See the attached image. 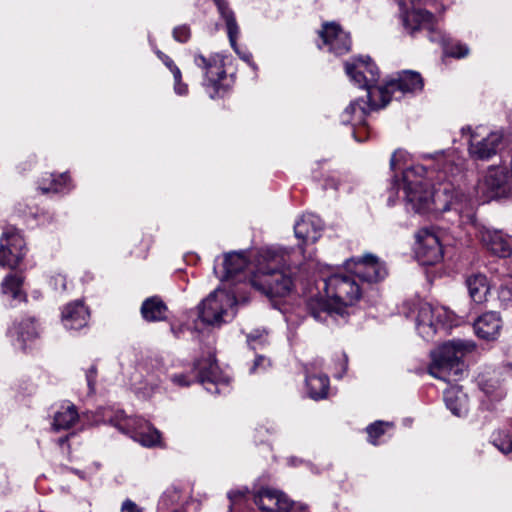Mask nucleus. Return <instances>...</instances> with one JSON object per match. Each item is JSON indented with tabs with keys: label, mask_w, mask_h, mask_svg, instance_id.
Listing matches in <instances>:
<instances>
[{
	"label": "nucleus",
	"mask_w": 512,
	"mask_h": 512,
	"mask_svg": "<svg viewBox=\"0 0 512 512\" xmlns=\"http://www.w3.org/2000/svg\"><path fill=\"white\" fill-rule=\"evenodd\" d=\"M284 255L277 250L267 249L261 252L257 270L250 278L253 288L268 297H284L293 287V280L283 271Z\"/></svg>",
	"instance_id": "1"
},
{
	"label": "nucleus",
	"mask_w": 512,
	"mask_h": 512,
	"mask_svg": "<svg viewBox=\"0 0 512 512\" xmlns=\"http://www.w3.org/2000/svg\"><path fill=\"white\" fill-rule=\"evenodd\" d=\"M475 345L471 342L452 340L439 346L431 353L432 362L429 373L438 379L455 381L463 371L461 359L473 351Z\"/></svg>",
	"instance_id": "2"
},
{
	"label": "nucleus",
	"mask_w": 512,
	"mask_h": 512,
	"mask_svg": "<svg viewBox=\"0 0 512 512\" xmlns=\"http://www.w3.org/2000/svg\"><path fill=\"white\" fill-rule=\"evenodd\" d=\"M425 170L422 166L405 169L403 172V188L407 204L417 213L436 212L437 190L423 177Z\"/></svg>",
	"instance_id": "3"
},
{
	"label": "nucleus",
	"mask_w": 512,
	"mask_h": 512,
	"mask_svg": "<svg viewBox=\"0 0 512 512\" xmlns=\"http://www.w3.org/2000/svg\"><path fill=\"white\" fill-rule=\"evenodd\" d=\"M452 313L441 306L418 300L409 307L407 317H413L418 333L426 339L435 335L439 326H446L452 321Z\"/></svg>",
	"instance_id": "4"
},
{
	"label": "nucleus",
	"mask_w": 512,
	"mask_h": 512,
	"mask_svg": "<svg viewBox=\"0 0 512 512\" xmlns=\"http://www.w3.org/2000/svg\"><path fill=\"white\" fill-rule=\"evenodd\" d=\"M327 298L335 304L336 314L344 315L346 308L355 304L361 297L362 290L354 278L335 274L325 280Z\"/></svg>",
	"instance_id": "5"
},
{
	"label": "nucleus",
	"mask_w": 512,
	"mask_h": 512,
	"mask_svg": "<svg viewBox=\"0 0 512 512\" xmlns=\"http://www.w3.org/2000/svg\"><path fill=\"white\" fill-rule=\"evenodd\" d=\"M423 79L418 72L403 71L397 79L388 81L383 88H376L370 91V101L373 108L385 107L396 92L408 93L421 91Z\"/></svg>",
	"instance_id": "6"
},
{
	"label": "nucleus",
	"mask_w": 512,
	"mask_h": 512,
	"mask_svg": "<svg viewBox=\"0 0 512 512\" xmlns=\"http://www.w3.org/2000/svg\"><path fill=\"white\" fill-rule=\"evenodd\" d=\"M236 304V297L224 290H215L198 306L200 319L208 325H221L226 321L228 308Z\"/></svg>",
	"instance_id": "7"
},
{
	"label": "nucleus",
	"mask_w": 512,
	"mask_h": 512,
	"mask_svg": "<svg viewBox=\"0 0 512 512\" xmlns=\"http://www.w3.org/2000/svg\"><path fill=\"white\" fill-rule=\"evenodd\" d=\"M463 135L469 134V153L476 159H489L497 153L502 141L498 132H486L483 128L472 131L470 127L462 128Z\"/></svg>",
	"instance_id": "8"
},
{
	"label": "nucleus",
	"mask_w": 512,
	"mask_h": 512,
	"mask_svg": "<svg viewBox=\"0 0 512 512\" xmlns=\"http://www.w3.org/2000/svg\"><path fill=\"white\" fill-rule=\"evenodd\" d=\"M454 210L460 216L470 218L473 213V203L471 198L461 190L447 184L437 189L436 212H446Z\"/></svg>",
	"instance_id": "9"
},
{
	"label": "nucleus",
	"mask_w": 512,
	"mask_h": 512,
	"mask_svg": "<svg viewBox=\"0 0 512 512\" xmlns=\"http://www.w3.org/2000/svg\"><path fill=\"white\" fill-rule=\"evenodd\" d=\"M346 73L351 79L359 85V87L367 90V99L370 100V91L376 88H383L377 86L379 80L378 67L370 60V58H360L355 62H347L345 64Z\"/></svg>",
	"instance_id": "10"
},
{
	"label": "nucleus",
	"mask_w": 512,
	"mask_h": 512,
	"mask_svg": "<svg viewBox=\"0 0 512 512\" xmlns=\"http://www.w3.org/2000/svg\"><path fill=\"white\" fill-rule=\"evenodd\" d=\"M346 266L351 273L363 282L375 283L384 279L387 275L384 263L372 254H367L358 259H350Z\"/></svg>",
	"instance_id": "11"
},
{
	"label": "nucleus",
	"mask_w": 512,
	"mask_h": 512,
	"mask_svg": "<svg viewBox=\"0 0 512 512\" xmlns=\"http://www.w3.org/2000/svg\"><path fill=\"white\" fill-rule=\"evenodd\" d=\"M415 237V253L423 265H433L442 259V247L439 238L434 232L424 228L419 230Z\"/></svg>",
	"instance_id": "12"
},
{
	"label": "nucleus",
	"mask_w": 512,
	"mask_h": 512,
	"mask_svg": "<svg viewBox=\"0 0 512 512\" xmlns=\"http://www.w3.org/2000/svg\"><path fill=\"white\" fill-rule=\"evenodd\" d=\"M319 37L328 50L335 55H343L350 50V36L336 22L324 23L319 31Z\"/></svg>",
	"instance_id": "13"
},
{
	"label": "nucleus",
	"mask_w": 512,
	"mask_h": 512,
	"mask_svg": "<svg viewBox=\"0 0 512 512\" xmlns=\"http://www.w3.org/2000/svg\"><path fill=\"white\" fill-rule=\"evenodd\" d=\"M483 185L491 197H512V176L504 168L489 169L484 176Z\"/></svg>",
	"instance_id": "14"
},
{
	"label": "nucleus",
	"mask_w": 512,
	"mask_h": 512,
	"mask_svg": "<svg viewBox=\"0 0 512 512\" xmlns=\"http://www.w3.org/2000/svg\"><path fill=\"white\" fill-rule=\"evenodd\" d=\"M432 18V14L426 10L413 9L406 13L404 17V26L411 35L416 31L426 30L429 33L431 41H442L445 43L440 32H436L432 29Z\"/></svg>",
	"instance_id": "15"
},
{
	"label": "nucleus",
	"mask_w": 512,
	"mask_h": 512,
	"mask_svg": "<svg viewBox=\"0 0 512 512\" xmlns=\"http://www.w3.org/2000/svg\"><path fill=\"white\" fill-rule=\"evenodd\" d=\"M194 62L205 71V78L208 83L218 90L221 81L226 77L224 58L219 54L210 55L209 57L199 54L195 56Z\"/></svg>",
	"instance_id": "16"
},
{
	"label": "nucleus",
	"mask_w": 512,
	"mask_h": 512,
	"mask_svg": "<svg viewBox=\"0 0 512 512\" xmlns=\"http://www.w3.org/2000/svg\"><path fill=\"white\" fill-rule=\"evenodd\" d=\"M482 244L496 256L506 258L511 255L510 239L501 231L483 227L479 231Z\"/></svg>",
	"instance_id": "17"
},
{
	"label": "nucleus",
	"mask_w": 512,
	"mask_h": 512,
	"mask_svg": "<svg viewBox=\"0 0 512 512\" xmlns=\"http://www.w3.org/2000/svg\"><path fill=\"white\" fill-rule=\"evenodd\" d=\"M320 367L321 361L318 360L305 365L308 395L314 400L325 398L329 389L328 376L325 374L316 373V370Z\"/></svg>",
	"instance_id": "18"
},
{
	"label": "nucleus",
	"mask_w": 512,
	"mask_h": 512,
	"mask_svg": "<svg viewBox=\"0 0 512 512\" xmlns=\"http://www.w3.org/2000/svg\"><path fill=\"white\" fill-rule=\"evenodd\" d=\"M288 496L282 491L263 488L254 496V502L263 512H283L288 507Z\"/></svg>",
	"instance_id": "19"
},
{
	"label": "nucleus",
	"mask_w": 512,
	"mask_h": 512,
	"mask_svg": "<svg viewBox=\"0 0 512 512\" xmlns=\"http://www.w3.org/2000/svg\"><path fill=\"white\" fill-rule=\"evenodd\" d=\"M89 311L84 303L76 300L64 306L61 321L66 329L79 330L88 323Z\"/></svg>",
	"instance_id": "20"
},
{
	"label": "nucleus",
	"mask_w": 512,
	"mask_h": 512,
	"mask_svg": "<svg viewBox=\"0 0 512 512\" xmlns=\"http://www.w3.org/2000/svg\"><path fill=\"white\" fill-rule=\"evenodd\" d=\"M322 220L314 214H305L294 226L295 236L303 243H314L321 236Z\"/></svg>",
	"instance_id": "21"
},
{
	"label": "nucleus",
	"mask_w": 512,
	"mask_h": 512,
	"mask_svg": "<svg viewBox=\"0 0 512 512\" xmlns=\"http://www.w3.org/2000/svg\"><path fill=\"white\" fill-rule=\"evenodd\" d=\"M502 320L497 312H486L474 323L475 333L485 340H495L501 331Z\"/></svg>",
	"instance_id": "22"
},
{
	"label": "nucleus",
	"mask_w": 512,
	"mask_h": 512,
	"mask_svg": "<svg viewBox=\"0 0 512 512\" xmlns=\"http://www.w3.org/2000/svg\"><path fill=\"white\" fill-rule=\"evenodd\" d=\"M379 108L380 107L373 108L369 99L368 103L363 99L354 100L342 112L341 122L343 124L364 125L366 115L371 110Z\"/></svg>",
	"instance_id": "23"
},
{
	"label": "nucleus",
	"mask_w": 512,
	"mask_h": 512,
	"mask_svg": "<svg viewBox=\"0 0 512 512\" xmlns=\"http://www.w3.org/2000/svg\"><path fill=\"white\" fill-rule=\"evenodd\" d=\"M447 408L456 416L461 417L468 412V397L458 386H451L444 392Z\"/></svg>",
	"instance_id": "24"
},
{
	"label": "nucleus",
	"mask_w": 512,
	"mask_h": 512,
	"mask_svg": "<svg viewBox=\"0 0 512 512\" xmlns=\"http://www.w3.org/2000/svg\"><path fill=\"white\" fill-rule=\"evenodd\" d=\"M466 286L471 299L475 303H483L490 290L487 277L481 273L471 274L466 278Z\"/></svg>",
	"instance_id": "25"
},
{
	"label": "nucleus",
	"mask_w": 512,
	"mask_h": 512,
	"mask_svg": "<svg viewBox=\"0 0 512 512\" xmlns=\"http://www.w3.org/2000/svg\"><path fill=\"white\" fill-rule=\"evenodd\" d=\"M167 310L166 304L158 296L147 298L141 305V315L149 322L164 320Z\"/></svg>",
	"instance_id": "26"
},
{
	"label": "nucleus",
	"mask_w": 512,
	"mask_h": 512,
	"mask_svg": "<svg viewBox=\"0 0 512 512\" xmlns=\"http://www.w3.org/2000/svg\"><path fill=\"white\" fill-rule=\"evenodd\" d=\"M307 309L311 316L318 321H326L328 316L336 314L333 301L321 296L311 297L307 301Z\"/></svg>",
	"instance_id": "27"
},
{
	"label": "nucleus",
	"mask_w": 512,
	"mask_h": 512,
	"mask_svg": "<svg viewBox=\"0 0 512 512\" xmlns=\"http://www.w3.org/2000/svg\"><path fill=\"white\" fill-rule=\"evenodd\" d=\"M248 264V259L244 252H230L224 257V274L220 277L222 280L230 279L243 271Z\"/></svg>",
	"instance_id": "28"
},
{
	"label": "nucleus",
	"mask_w": 512,
	"mask_h": 512,
	"mask_svg": "<svg viewBox=\"0 0 512 512\" xmlns=\"http://www.w3.org/2000/svg\"><path fill=\"white\" fill-rule=\"evenodd\" d=\"M79 414L74 404H67L55 413L53 428L56 431L70 429L78 421Z\"/></svg>",
	"instance_id": "29"
},
{
	"label": "nucleus",
	"mask_w": 512,
	"mask_h": 512,
	"mask_svg": "<svg viewBox=\"0 0 512 512\" xmlns=\"http://www.w3.org/2000/svg\"><path fill=\"white\" fill-rule=\"evenodd\" d=\"M213 1L217 6L221 17L225 20L230 44L235 48V40L239 35V27L234 16V12L229 8L228 3L225 0Z\"/></svg>",
	"instance_id": "30"
},
{
	"label": "nucleus",
	"mask_w": 512,
	"mask_h": 512,
	"mask_svg": "<svg viewBox=\"0 0 512 512\" xmlns=\"http://www.w3.org/2000/svg\"><path fill=\"white\" fill-rule=\"evenodd\" d=\"M195 369L198 371L200 382H215L218 377V365L213 354L207 358L195 362Z\"/></svg>",
	"instance_id": "31"
},
{
	"label": "nucleus",
	"mask_w": 512,
	"mask_h": 512,
	"mask_svg": "<svg viewBox=\"0 0 512 512\" xmlns=\"http://www.w3.org/2000/svg\"><path fill=\"white\" fill-rule=\"evenodd\" d=\"M23 344L37 337L38 331L32 318L22 320L10 330Z\"/></svg>",
	"instance_id": "32"
},
{
	"label": "nucleus",
	"mask_w": 512,
	"mask_h": 512,
	"mask_svg": "<svg viewBox=\"0 0 512 512\" xmlns=\"http://www.w3.org/2000/svg\"><path fill=\"white\" fill-rule=\"evenodd\" d=\"M25 255V251L5 246L3 241L0 242V265L7 266L11 269L16 268Z\"/></svg>",
	"instance_id": "33"
},
{
	"label": "nucleus",
	"mask_w": 512,
	"mask_h": 512,
	"mask_svg": "<svg viewBox=\"0 0 512 512\" xmlns=\"http://www.w3.org/2000/svg\"><path fill=\"white\" fill-rule=\"evenodd\" d=\"M22 278L18 275H7L1 284V291L5 295L16 299L21 294Z\"/></svg>",
	"instance_id": "34"
},
{
	"label": "nucleus",
	"mask_w": 512,
	"mask_h": 512,
	"mask_svg": "<svg viewBox=\"0 0 512 512\" xmlns=\"http://www.w3.org/2000/svg\"><path fill=\"white\" fill-rule=\"evenodd\" d=\"M1 241L5 244V246H8L13 249H17L19 251H24L25 248V242L18 230L14 227H7L5 231L3 232V235L1 237Z\"/></svg>",
	"instance_id": "35"
},
{
	"label": "nucleus",
	"mask_w": 512,
	"mask_h": 512,
	"mask_svg": "<svg viewBox=\"0 0 512 512\" xmlns=\"http://www.w3.org/2000/svg\"><path fill=\"white\" fill-rule=\"evenodd\" d=\"M136 440L146 447L155 446L160 443V432L156 429H148L147 432L137 433Z\"/></svg>",
	"instance_id": "36"
},
{
	"label": "nucleus",
	"mask_w": 512,
	"mask_h": 512,
	"mask_svg": "<svg viewBox=\"0 0 512 512\" xmlns=\"http://www.w3.org/2000/svg\"><path fill=\"white\" fill-rule=\"evenodd\" d=\"M391 424L388 423V422H383V421H376L372 424H370L367 428H366V431H367V434H368V437H369V441L373 444V445H376V440L384 434L385 432V429L384 427L385 426H390Z\"/></svg>",
	"instance_id": "37"
},
{
	"label": "nucleus",
	"mask_w": 512,
	"mask_h": 512,
	"mask_svg": "<svg viewBox=\"0 0 512 512\" xmlns=\"http://www.w3.org/2000/svg\"><path fill=\"white\" fill-rule=\"evenodd\" d=\"M445 53L454 58H462L468 55L469 48L462 43L445 44Z\"/></svg>",
	"instance_id": "38"
},
{
	"label": "nucleus",
	"mask_w": 512,
	"mask_h": 512,
	"mask_svg": "<svg viewBox=\"0 0 512 512\" xmlns=\"http://www.w3.org/2000/svg\"><path fill=\"white\" fill-rule=\"evenodd\" d=\"M494 445L504 454H508L512 452V438L508 435L498 434V437H495L493 440Z\"/></svg>",
	"instance_id": "39"
},
{
	"label": "nucleus",
	"mask_w": 512,
	"mask_h": 512,
	"mask_svg": "<svg viewBox=\"0 0 512 512\" xmlns=\"http://www.w3.org/2000/svg\"><path fill=\"white\" fill-rule=\"evenodd\" d=\"M156 54L158 58L164 63V65L172 72L174 78L178 79L181 77L180 69L175 65L174 61L169 56L159 50L156 51Z\"/></svg>",
	"instance_id": "40"
},
{
	"label": "nucleus",
	"mask_w": 512,
	"mask_h": 512,
	"mask_svg": "<svg viewBox=\"0 0 512 512\" xmlns=\"http://www.w3.org/2000/svg\"><path fill=\"white\" fill-rule=\"evenodd\" d=\"M191 37V30L187 25H180L174 28L173 30V38L180 42L185 43Z\"/></svg>",
	"instance_id": "41"
},
{
	"label": "nucleus",
	"mask_w": 512,
	"mask_h": 512,
	"mask_svg": "<svg viewBox=\"0 0 512 512\" xmlns=\"http://www.w3.org/2000/svg\"><path fill=\"white\" fill-rule=\"evenodd\" d=\"M69 180V176L67 174H61L59 176V179H53L52 181V185L51 187H48V188H42V191L44 193H47V192H50V191H53V192H59L62 188V183L63 185L67 183V181Z\"/></svg>",
	"instance_id": "42"
},
{
	"label": "nucleus",
	"mask_w": 512,
	"mask_h": 512,
	"mask_svg": "<svg viewBox=\"0 0 512 512\" xmlns=\"http://www.w3.org/2000/svg\"><path fill=\"white\" fill-rule=\"evenodd\" d=\"M96 377L97 368L96 366L92 365L86 372V380L89 388V393L91 394L95 392Z\"/></svg>",
	"instance_id": "43"
},
{
	"label": "nucleus",
	"mask_w": 512,
	"mask_h": 512,
	"mask_svg": "<svg viewBox=\"0 0 512 512\" xmlns=\"http://www.w3.org/2000/svg\"><path fill=\"white\" fill-rule=\"evenodd\" d=\"M407 158V153L404 150L398 149L396 150L390 159V167L391 169H396L398 164L404 161Z\"/></svg>",
	"instance_id": "44"
},
{
	"label": "nucleus",
	"mask_w": 512,
	"mask_h": 512,
	"mask_svg": "<svg viewBox=\"0 0 512 512\" xmlns=\"http://www.w3.org/2000/svg\"><path fill=\"white\" fill-rule=\"evenodd\" d=\"M246 493V489L232 490L228 492V498L231 501L230 507L240 502L245 497Z\"/></svg>",
	"instance_id": "45"
},
{
	"label": "nucleus",
	"mask_w": 512,
	"mask_h": 512,
	"mask_svg": "<svg viewBox=\"0 0 512 512\" xmlns=\"http://www.w3.org/2000/svg\"><path fill=\"white\" fill-rule=\"evenodd\" d=\"M283 512H308L306 505L288 500V507Z\"/></svg>",
	"instance_id": "46"
},
{
	"label": "nucleus",
	"mask_w": 512,
	"mask_h": 512,
	"mask_svg": "<svg viewBox=\"0 0 512 512\" xmlns=\"http://www.w3.org/2000/svg\"><path fill=\"white\" fill-rule=\"evenodd\" d=\"M121 512H142V508H140L134 501L126 499L121 505Z\"/></svg>",
	"instance_id": "47"
},
{
	"label": "nucleus",
	"mask_w": 512,
	"mask_h": 512,
	"mask_svg": "<svg viewBox=\"0 0 512 512\" xmlns=\"http://www.w3.org/2000/svg\"><path fill=\"white\" fill-rule=\"evenodd\" d=\"M232 48L240 56L241 59H243L251 67L256 69V66H255L254 62L252 61V54L249 53V52H241V51H239L238 46H237V39L235 40V48L233 46H232Z\"/></svg>",
	"instance_id": "48"
},
{
	"label": "nucleus",
	"mask_w": 512,
	"mask_h": 512,
	"mask_svg": "<svg viewBox=\"0 0 512 512\" xmlns=\"http://www.w3.org/2000/svg\"><path fill=\"white\" fill-rule=\"evenodd\" d=\"M174 90L178 95H186L188 93L187 84L182 82V76L180 78H174Z\"/></svg>",
	"instance_id": "49"
},
{
	"label": "nucleus",
	"mask_w": 512,
	"mask_h": 512,
	"mask_svg": "<svg viewBox=\"0 0 512 512\" xmlns=\"http://www.w3.org/2000/svg\"><path fill=\"white\" fill-rule=\"evenodd\" d=\"M162 381L161 376L159 373L156 375L154 374H148L145 378V382L147 385L151 387V389H154L158 386V384Z\"/></svg>",
	"instance_id": "50"
},
{
	"label": "nucleus",
	"mask_w": 512,
	"mask_h": 512,
	"mask_svg": "<svg viewBox=\"0 0 512 512\" xmlns=\"http://www.w3.org/2000/svg\"><path fill=\"white\" fill-rule=\"evenodd\" d=\"M172 382L178 386H188L190 384V381L187 379L186 375L184 374H179V375H174L172 378H171Z\"/></svg>",
	"instance_id": "51"
},
{
	"label": "nucleus",
	"mask_w": 512,
	"mask_h": 512,
	"mask_svg": "<svg viewBox=\"0 0 512 512\" xmlns=\"http://www.w3.org/2000/svg\"><path fill=\"white\" fill-rule=\"evenodd\" d=\"M266 362H267V360L265 359V357H263V356L257 357L254 362V365L251 368V372H255L259 365H264Z\"/></svg>",
	"instance_id": "52"
},
{
	"label": "nucleus",
	"mask_w": 512,
	"mask_h": 512,
	"mask_svg": "<svg viewBox=\"0 0 512 512\" xmlns=\"http://www.w3.org/2000/svg\"><path fill=\"white\" fill-rule=\"evenodd\" d=\"M56 281H60L61 282V286H62V289L65 290L66 289V283H65V277L62 276V275H58L56 277Z\"/></svg>",
	"instance_id": "53"
}]
</instances>
